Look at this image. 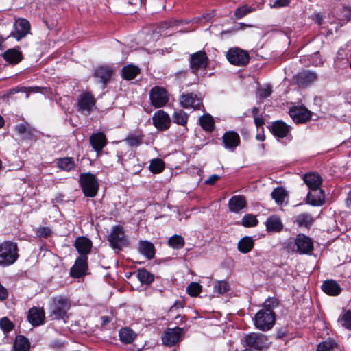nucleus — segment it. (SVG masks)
Segmentation results:
<instances>
[{"instance_id": "nucleus-29", "label": "nucleus", "mask_w": 351, "mask_h": 351, "mask_svg": "<svg viewBox=\"0 0 351 351\" xmlns=\"http://www.w3.org/2000/svg\"><path fill=\"white\" fill-rule=\"evenodd\" d=\"M15 130L24 138L32 139L34 137L35 130L32 128L27 123L16 125Z\"/></svg>"}, {"instance_id": "nucleus-64", "label": "nucleus", "mask_w": 351, "mask_h": 351, "mask_svg": "<svg viewBox=\"0 0 351 351\" xmlns=\"http://www.w3.org/2000/svg\"><path fill=\"white\" fill-rule=\"evenodd\" d=\"M101 319H102V324L103 325H106V324H107L108 323H109L110 322V319L108 317H107V316L102 317Z\"/></svg>"}, {"instance_id": "nucleus-58", "label": "nucleus", "mask_w": 351, "mask_h": 351, "mask_svg": "<svg viewBox=\"0 0 351 351\" xmlns=\"http://www.w3.org/2000/svg\"><path fill=\"white\" fill-rule=\"evenodd\" d=\"M219 179V176L217 174H213L208 177V178L205 181V183L208 185H213Z\"/></svg>"}, {"instance_id": "nucleus-62", "label": "nucleus", "mask_w": 351, "mask_h": 351, "mask_svg": "<svg viewBox=\"0 0 351 351\" xmlns=\"http://www.w3.org/2000/svg\"><path fill=\"white\" fill-rule=\"evenodd\" d=\"M183 317H182L180 315H177L176 317H175V319H176V323L178 324H182L184 322V321L183 320Z\"/></svg>"}, {"instance_id": "nucleus-49", "label": "nucleus", "mask_w": 351, "mask_h": 351, "mask_svg": "<svg viewBox=\"0 0 351 351\" xmlns=\"http://www.w3.org/2000/svg\"><path fill=\"white\" fill-rule=\"evenodd\" d=\"M258 223L256 216L252 214L245 215L242 219V225L245 227L255 226Z\"/></svg>"}, {"instance_id": "nucleus-57", "label": "nucleus", "mask_w": 351, "mask_h": 351, "mask_svg": "<svg viewBox=\"0 0 351 351\" xmlns=\"http://www.w3.org/2000/svg\"><path fill=\"white\" fill-rule=\"evenodd\" d=\"M250 12V10L245 7L238 8L235 12L237 18H241Z\"/></svg>"}, {"instance_id": "nucleus-27", "label": "nucleus", "mask_w": 351, "mask_h": 351, "mask_svg": "<svg viewBox=\"0 0 351 351\" xmlns=\"http://www.w3.org/2000/svg\"><path fill=\"white\" fill-rule=\"evenodd\" d=\"M322 291L330 295H337L341 292L339 285L335 280H326L322 285Z\"/></svg>"}, {"instance_id": "nucleus-12", "label": "nucleus", "mask_w": 351, "mask_h": 351, "mask_svg": "<svg viewBox=\"0 0 351 351\" xmlns=\"http://www.w3.org/2000/svg\"><path fill=\"white\" fill-rule=\"evenodd\" d=\"M208 64V57L204 51H197L191 56L190 67L192 72L196 74L199 69H204Z\"/></svg>"}, {"instance_id": "nucleus-9", "label": "nucleus", "mask_w": 351, "mask_h": 351, "mask_svg": "<svg viewBox=\"0 0 351 351\" xmlns=\"http://www.w3.org/2000/svg\"><path fill=\"white\" fill-rule=\"evenodd\" d=\"M186 328L175 327L167 328L162 335V341L167 346H173L180 341L181 336L185 332Z\"/></svg>"}, {"instance_id": "nucleus-45", "label": "nucleus", "mask_w": 351, "mask_h": 351, "mask_svg": "<svg viewBox=\"0 0 351 351\" xmlns=\"http://www.w3.org/2000/svg\"><path fill=\"white\" fill-rule=\"evenodd\" d=\"M339 324L348 330H351V311L343 313L338 319Z\"/></svg>"}, {"instance_id": "nucleus-23", "label": "nucleus", "mask_w": 351, "mask_h": 351, "mask_svg": "<svg viewBox=\"0 0 351 351\" xmlns=\"http://www.w3.org/2000/svg\"><path fill=\"white\" fill-rule=\"evenodd\" d=\"M75 247L81 256H86L90 252L92 242L86 237H78L75 241Z\"/></svg>"}, {"instance_id": "nucleus-39", "label": "nucleus", "mask_w": 351, "mask_h": 351, "mask_svg": "<svg viewBox=\"0 0 351 351\" xmlns=\"http://www.w3.org/2000/svg\"><path fill=\"white\" fill-rule=\"evenodd\" d=\"M199 124L206 131L211 132L214 129V120L210 114H204L199 118Z\"/></svg>"}, {"instance_id": "nucleus-11", "label": "nucleus", "mask_w": 351, "mask_h": 351, "mask_svg": "<svg viewBox=\"0 0 351 351\" xmlns=\"http://www.w3.org/2000/svg\"><path fill=\"white\" fill-rule=\"evenodd\" d=\"M95 106V99L90 93H84L80 96L77 101V110L82 114H89Z\"/></svg>"}, {"instance_id": "nucleus-40", "label": "nucleus", "mask_w": 351, "mask_h": 351, "mask_svg": "<svg viewBox=\"0 0 351 351\" xmlns=\"http://www.w3.org/2000/svg\"><path fill=\"white\" fill-rule=\"evenodd\" d=\"M143 136L140 133L129 134L125 141L130 147H138L142 143Z\"/></svg>"}, {"instance_id": "nucleus-16", "label": "nucleus", "mask_w": 351, "mask_h": 351, "mask_svg": "<svg viewBox=\"0 0 351 351\" xmlns=\"http://www.w3.org/2000/svg\"><path fill=\"white\" fill-rule=\"evenodd\" d=\"M289 115L295 123H305L311 119V114L306 108L295 106L290 109Z\"/></svg>"}, {"instance_id": "nucleus-25", "label": "nucleus", "mask_w": 351, "mask_h": 351, "mask_svg": "<svg viewBox=\"0 0 351 351\" xmlns=\"http://www.w3.org/2000/svg\"><path fill=\"white\" fill-rule=\"evenodd\" d=\"M303 180L309 191L320 187L322 183V178L316 173H309L303 176Z\"/></svg>"}, {"instance_id": "nucleus-20", "label": "nucleus", "mask_w": 351, "mask_h": 351, "mask_svg": "<svg viewBox=\"0 0 351 351\" xmlns=\"http://www.w3.org/2000/svg\"><path fill=\"white\" fill-rule=\"evenodd\" d=\"M90 143L93 149L99 153L107 144V139L103 132L93 134L89 138Z\"/></svg>"}, {"instance_id": "nucleus-63", "label": "nucleus", "mask_w": 351, "mask_h": 351, "mask_svg": "<svg viewBox=\"0 0 351 351\" xmlns=\"http://www.w3.org/2000/svg\"><path fill=\"white\" fill-rule=\"evenodd\" d=\"M346 205L349 208L351 209V191L348 194V197L346 199Z\"/></svg>"}, {"instance_id": "nucleus-30", "label": "nucleus", "mask_w": 351, "mask_h": 351, "mask_svg": "<svg viewBox=\"0 0 351 351\" xmlns=\"http://www.w3.org/2000/svg\"><path fill=\"white\" fill-rule=\"evenodd\" d=\"M139 252L147 259H152L155 254V248L153 243L149 241H141L138 247Z\"/></svg>"}, {"instance_id": "nucleus-59", "label": "nucleus", "mask_w": 351, "mask_h": 351, "mask_svg": "<svg viewBox=\"0 0 351 351\" xmlns=\"http://www.w3.org/2000/svg\"><path fill=\"white\" fill-rule=\"evenodd\" d=\"M7 296V289L0 284V300H5Z\"/></svg>"}, {"instance_id": "nucleus-6", "label": "nucleus", "mask_w": 351, "mask_h": 351, "mask_svg": "<svg viewBox=\"0 0 351 351\" xmlns=\"http://www.w3.org/2000/svg\"><path fill=\"white\" fill-rule=\"evenodd\" d=\"M108 241L111 247L119 252L128 244V239L122 226H114L112 228Z\"/></svg>"}, {"instance_id": "nucleus-24", "label": "nucleus", "mask_w": 351, "mask_h": 351, "mask_svg": "<svg viewBox=\"0 0 351 351\" xmlns=\"http://www.w3.org/2000/svg\"><path fill=\"white\" fill-rule=\"evenodd\" d=\"M228 206L231 212L238 213L246 206L245 198L242 195H234L230 199Z\"/></svg>"}, {"instance_id": "nucleus-55", "label": "nucleus", "mask_w": 351, "mask_h": 351, "mask_svg": "<svg viewBox=\"0 0 351 351\" xmlns=\"http://www.w3.org/2000/svg\"><path fill=\"white\" fill-rule=\"evenodd\" d=\"M51 233L49 227H39L36 230V234L39 237L46 238Z\"/></svg>"}, {"instance_id": "nucleus-44", "label": "nucleus", "mask_w": 351, "mask_h": 351, "mask_svg": "<svg viewBox=\"0 0 351 351\" xmlns=\"http://www.w3.org/2000/svg\"><path fill=\"white\" fill-rule=\"evenodd\" d=\"M337 347V343L332 339L321 342L317 346L316 351H333Z\"/></svg>"}, {"instance_id": "nucleus-52", "label": "nucleus", "mask_w": 351, "mask_h": 351, "mask_svg": "<svg viewBox=\"0 0 351 351\" xmlns=\"http://www.w3.org/2000/svg\"><path fill=\"white\" fill-rule=\"evenodd\" d=\"M13 324L8 317H3L0 319V327L5 332H8L13 328Z\"/></svg>"}, {"instance_id": "nucleus-48", "label": "nucleus", "mask_w": 351, "mask_h": 351, "mask_svg": "<svg viewBox=\"0 0 351 351\" xmlns=\"http://www.w3.org/2000/svg\"><path fill=\"white\" fill-rule=\"evenodd\" d=\"M202 291V286L197 282H191L186 287V291L191 296L195 297Z\"/></svg>"}, {"instance_id": "nucleus-47", "label": "nucleus", "mask_w": 351, "mask_h": 351, "mask_svg": "<svg viewBox=\"0 0 351 351\" xmlns=\"http://www.w3.org/2000/svg\"><path fill=\"white\" fill-rule=\"evenodd\" d=\"M168 243L175 249H180L184 245V240L182 236L175 234L169 239Z\"/></svg>"}, {"instance_id": "nucleus-42", "label": "nucleus", "mask_w": 351, "mask_h": 351, "mask_svg": "<svg viewBox=\"0 0 351 351\" xmlns=\"http://www.w3.org/2000/svg\"><path fill=\"white\" fill-rule=\"evenodd\" d=\"M296 221L300 226L308 228L313 224L314 220L311 215L308 213H302L297 216Z\"/></svg>"}, {"instance_id": "nucleus-13", "label": "nucleus", "mask_w": 351, "mask_h": 351, "mask_svg": "<svg viewBox=\"0 0 351 351\" xmlns=\"http://www.w3.org/2000/svg\"><path fill=\"white\" fill-rule=\"evenodd\" d=\"M295 245L296 246V252L301 254H308L313 249V243L311 239L303 234L297 235L295 239Z\"/></svg>"}, {"instance_id": "nucleus-8", "label": "nucleus", "mask_w": 351, "mask_h": 351, "mask_svg": "<svg viewBox=\"0 0 351 351\" xmlns=\"http://www.w3.org/2000/svg\"><path fill=\"white\" fill-rule=\"evenodd\" d=\"M226 58L230 64L239 66L246 65L250 60L248 53L237 47L230 49L226 53Z\"/></svg>"}, {"instance_id": "nucleus-33", "label": "nucleus", "mask_w": 351, "mask_h": 351, "mask_svg": "<svg viewBox=\"0 0 351 351\" xmlns=\"http://www.w3.org/2000/svg\"><path fill=\"white\" fill-rule=\"evenodd\" d=\"M56 165L58 168L66 171H69L73 169L75 165L73 158L70 157L57 159Z\"/></svg>"}, {"instance_id": "nucleus-15", "label": "nucleus", "mask_w": 351, "mask_h": 351, "mask_svg": "<svg viewBox=\"0 0 351 351\" xmlns=\"http://www.w3.org/2000/svg\"><path fill=\"white\" fill-rule=\"evenodd\" d=\"M180 103L184 108H192L198 110L202 106L201 99L192 93L183 94L180 98Z\"/></svg>"}, {"instance_id": "nucleus-19", "label": "nucleus", "mask_w": 351, "mask_h": 351, "mask_svg": "<svg viewBox=\"0 0 351 351\" xmlns=\"http://www.w3.org/2000/svg\"><path fill=\"white\" fill-rule=\"evenodd\" d=\"M87 269V256H80L71 269V274L74 278H80L85 274Z\"/></svg>"}, {"instance_id": "nucleus-60", "label": "nucleus", "mask_w": 351, "mask_h": 351, "mask_svg": "<svg viewBox=\"0 0 351 351\" xmlns=\"http://www.w3.org/2000/svg\"><path fill=\"white\" fill-rule=\"evenodd\" d=\"M254 123L257 127L262 126L264 124V120L262 117L258 116L254 118Z\"/></svg>"}, {"instance_id": "nucleus-35", "label": "nucleus", "mask_w": 351, "mask_h": 351, "mask_svg": "<svg viewBox=\"0 0 351 351\" xmlns=\"http://www.w3.org/2000/svg\"><path fill=\"white\" fill-rule=\"evenodd\" d=\"M266 226L269 231L278 232L282 228V224L280 219L275 215L271 216L268 218L266 222Z\"/></svg>"}, {"instance_id": "nucleus-41", "label": "nucleus", "mask_w": 351, "mask_h": 351, "mask_svg": "<svg viewBox=\"0 0 351 351\" xmlns=\"http://www.w3.org/2000/svg\"><path fill=\"white\" fill-rule=\"evenodd\" d=\"M271 197L276 204H282L287 197V192L283 188L278 187L272 191Z\"/></svg>"}, {"instance_id": "nucleus-5", "label": "nucleus", "mask_w": 351, "mask_h": 351, "mask_svg": "<svg viewBox=\"0 0 351 351\" xmlns=\"http://www.w3.org/2000/svg\"><path fill=\"white\" fill-rule=\"evenodd\" d=\"M79 183L86 197H94L97 195L99 183L95 175L90 173H81Z\"/></svg>"}, {"instance_id": "nucleus-56", "label": "nucleus", "mask_w": 351, "mask_h": 351, "mask_svg": "<svg viewBox=\"0 0 351 351\" xmlns=\"http://www.w3.org/2000/svg\"><path fill=\"white\" fill-rule=\"evenodd\" d=\"M323 61L319 58V53H315L312 57V64L315 66H319L323 64Z\"/></svg>"}, {"instance_id": "nucleus-4", "label": "nucleus", "mask_w": 351, "mask_h": 351, "mask_svg": "<svg viewBox=\"0 0 351 351\" xmlns=\"http://www.w3.org/2000/svg\"><path fill=\"white\" fill-rule=\"evenodd\" d=\"M276 315L274 312L265 308L260 309L254 316V324L255 327L261 331H268L274 326Z\"/></svg>"}, {"instance_id": "nucleus-17", "label": "nucleus", "mask_w": 351, "mask_h": 351, "mask_svg": "<svg viewBox=\"0 0 351 351\" xmlns=\"http://www.w3.org/2000/svg\"><path fill=\"white\" fill-rule=\"evenodd\" d=\"M306 203L319 206L324 203V193L320 187L310 190L306 196Z\"/></svg>"}, {"instance_id": "nucleus-3", "label": "nucleus", "mask_w": 351, "mask_h": 351, "mask_svg": "<svg viewBox=\"0 0 351 351\" xmlns=\"http://www.w3.org/2000/svg\"><path fill=\"white\" fill-rule=\"evenodd\" d=\"M242 343L244 346L261 351L269 348L271 341L269 337L263 333L250 332L245 335Z\"/></svg>"}, {"instance_id": "nucleus-34", "label": "nucleus", "mask_w": 351, "mask_h": 351, "mask_svg": "<svg viewBox=\"0 0 351 351\" xmlns=\"http://www.w3.org/2000/svg\"><path fill=\"white\" fill-rule=\"evenodd\" d=\"M254 246V241L249 237L242 238L238 243V250L243 254L252 250Z\"/></svg>"}, {"instance_id": "nucleus-36", "label": "nucleus", "mask_w": 351, "mask_h": 351, "mask_svg": "<svg viewBox=\"0 0 351 351\" xmlns=\"http://www.w3.org/2000/svg\"><path fill=\"white\" fill-rule=\"evenodd\" d=\"M14 351H29V342L24 336H18L14 343Z\"/></svg>"}, {"instance_id": "nucleus-1", "label": "nucleus", "mask_w": 351, "mask_h": 351, "mask_svg": "<svg viewBox=\"0 0 351 351\" xmlns=\"http://www.w3.org/2000/svg\"><path fill=\"white\" fill-rule=\"evenodd\" d=\"M71 306V301L68 297L61 295L52 297L50 304V317L52 319H64Z\"/></svg>"}, {"instance_id": "nucleus-37", "label": "nucleus", "mask_w": 351, "mask_h": 351, "mask_svg": "<svg viewBox=\"0 0 351 351\" xmlns=\"http://www.w3.org/2000/svg\"><path fill=\"white\" fill-rule=\"evenodd\" d=\"M136 337V334L129 328H124L119 330L120 340L125 343H131Z\"/></svg>"}, {"instance_id": "nucleus-32", "label": "nucleus", "mask_w": 351, "mask_h": 351, "mask_svg": "<svg viewBox=\"0 0 351 351\" xmlns=\"http://www.w3.org/2000/svg\"><path fill=\"white\" fill-rule=\"evenodd\" d=\"M112 70L108 66H100L95 72V77L101 80L105 84L111 77Z\"/></svg>"}, {"instance_id": "nucleus-10", "label": "nucleus", "mask_w": 351, "mask_h": 351, "mask_svg": "<svg viewBox=\"0 0 351 351\" xmlns=\"http://www.w3.org/2000/svg\"><path fill=\"white\" fill-rule=\"evenodd\" d=\"M30 33V23L23 18L18 19L14 23V30L11 32V36L20 40Z\"/></svg>"}, {"instance_id": "nucleus-14", "label": "nucleus", "mask_w": 351, "mask_h": 351, "mask_svg": "<svg viewBox=\"0 0 351 351\" xmlns=\"http://www.w3.org/2000/svg\"><path fill=\"white\" fill-rule=\"evenodd\" d=\"M154 125L159 130H167L171 125V119L164 110H159L152 117Z\"/></svg>"}, {"instance_id": "nucleus-7", "label": "nucleus", "mask_w": 351, "mask_h": 351, "mask_svg": "<svg viewBox=\"0 0 351 351\" xmlns=\"http://www.w3.org/2000/svg\"><path fill=\"white\" fill-rule=\"evenodd\" d=\"M149 100L152 106L154 108H162L168 103L169 95L164 88L154 86L150 90Z\"/></svg>"}, {"instance_id": "nucleus-26", "label": "nucleus", "mask_w": 351, "mask_h": 351, "mask_svg": "<svg viewBox=\"0 0 351 351\" xmlns=\"http://www.w3.org/2000/svg\"><path fill=\"white\" fill-rule=\"evenodd\" d=\"M271 132L278 138L285 137L289 132V127L282 121H277L273 123Z\"/></svg>"}, {"instance_id": "nucleus-28", "label": "nucleus", "mask_w": 351, "mask_h": 351, "mask_svg": "<svg viewBox=\"0 0 351 351\" xmlns=\"http://www.w3.org/2000/svg\"><path fill=\"white\" fill-rule=\"evenodd\" d=\"M3 58L9 63L15 64L23 59V55L19 49L14 48L5 51L3 53Z\"/></svg>"}, {"instance_id": "nucleus-53", "label": "nucleus", "mask_w": 351, "mask_h": 351, "mask_svg": "<svg viewBox=\"0 0 351 351\" xmlns=\"http://www.w3.org/2000/svg\"><path fill=\"white\" fill-rule=\"evenodd\" d=\"M291 0H270L269 5L271 8H278L287 6Z\"/></svg>"}, {"instance_id": "nucleus-54", "label": "nucleus", "mask_w": 351, "mask_h": 351, "mask_svg": "<svg viewBox=\"0 0 351 351\" xmlns=\"http://www.w3.org/2000/svg\"><path fill=\"white\" fill-rule=\"evenodd\" d=\"M272 90L270 86H267L266 87L259 89L258 91V95L260 99H265L269 97L271 94Z\"/></svg>"}, {"instance_id": "nucleus-38", "label": "nucleus", "mask_w": 351, "mask_h": 351, "mask_svg": "<svg viewBox=\"0 0 351 351\" xmlns=\"http://www.w3.org/2000/svg\"><path fill=\"white\" fill-rule=\"evenodd\" d=\"M172 119L175 123L184 126L187 123L188 114L182 110H178L173 112Z\"/></svg>"}, {"instance_id": "nucleus-46", "label": "nucleus", "mask_w": 351, "mask_h": 351, "mask_svg": "<svg viewBox=\"0 0 351 351\" xmlns=\"http://www.w3.org/2000/svg\"><path fill=\"white\" fill-rule=\"evenodd\" d=\"M165 162L160 158H155L151 160L149 170L154 173H159L163 171Z\"/></svg>"}, {"instance_id": "nucleus-61", "label": "nucleus", "mask_w": 351, "mask_h": 351, "mask_svg": "<svg viewBox=\"0 0 351 351\" xmlns=\"http://www.w3.org/2000/svg\"><path fill=\"white\" fill-rule=\"evenodd\" d=\"M314 19L318 25L322 24L323 17L320 14H315L314 16Z\"/></svg>"}, {"instance_id": "nucleus-22", "label": "nucleus", "mask_w": 351, "mask_h": 351, "mask_svg": "<svg viewBox=\"0 0 351 351\" xmlns=\"http://www.w3.org/2000/svg\"><path fill=\"white\" fill-rule=\"evenodd\" d=\"M27 319L32 325L39 326L44 322L45 311L43 308L33 307L28 312Z\"/></svg>"}, {"instance_id": "nucleus-2", "label": "nucleus", "mask_w": 351, "mask_h": 351, "mask_svg": "<svg viewBox=\"0 0 351 351\" xmlns=\"http://www.w3.org/2000/svg\"><path fill=\"white\" fill-rule=\"evenodd\" d=\"M17 243L13 241H4L0 244V265L8 267L14 264L19 258Z\"/></svg>"}, {"instance_id": "nucleus-50", "label": "nucleus", "mask_w": 351, "mask_h": 351, "mask_svg": "<svg viewBox=\"0 0 351 351\" xmlns=\"http://www.w3.org/2000/svg\"><path fill=\"white\" fill-rule=\"evenodd\" d=\"M278 306V301L276 298H269L263 303L262 308L270 310L271 312H274V310Z\"/></svg>"}, {"instance_id": "nucleus-31", "label": "nucleus", "mask_w": 351, "mask_h": 351, "mask_svg": "<svg viewBox=\"0 0 351 351\" xmlns=\"http://www.w3.org/2000/svg\"><path fill=\"white\" fill-rule=\"evenodd\" d=\"M139 73V68L133 64L126 65L122 69V77L127 80L134 79Z\"/></svg>"}, {"instance_id": "nucleus-51", "label": "nucleus", "mask_w": 351, "mask_h": 351, "mask_svg": "<svg viewBox=\"0 0 351 351\" xmlns=\"http://www.w3.org/2000/svg\"><path fill=\"white\" fill-rule=\"evenodd\" d=\"M215 292L222 294L229 290V285L226 281H218L214 286Z\"/></svg>"}, {"instance_id": "nucleus-21", "label": "nucleus", "mask_w": 351, "mask_h": 351, "mask_svg": "<svg viewBox=\"0 0 351 351\" xmlns=\"http://www.w3.org/2000/svg\"><path fill=\"white\" fill-rule=\"evenodd\" d=\"M317 78V73L311 71H302L298 73L295 80L298 85L306 86L315 82Z\"/></svg>"}, {"instance_id": "nucleus-18", "label": "nucleus", "mask_w": 351, "mask_h": 351, "mask_svg": "<svg viewBox=\"0 0 351 351\" xmlns=\"http://www.w3.org/2000/svg\"><path fill=\"white\" fill-rule=\"evenodd\" d=\"M222 139L225 147L231 152L234 151L236 147L240 144V137L234 131L226 132L223 134Z\"/></svg>"}, {"instance_id": "nucleus-43", "label": "nucleus", "mask_w": 351, "mask_h": 351, "mask_svg": "<svg viewBox=\"0 0 351 351\" xmlns=\"http://www.w3.org/2000/svg\"><path fill=\"white\" fill-rule=\"evenodd\" d=\"M137 276L143 284L149 285L154 279V275L145 269H139Z\"/></svg>"}]
</instances>
